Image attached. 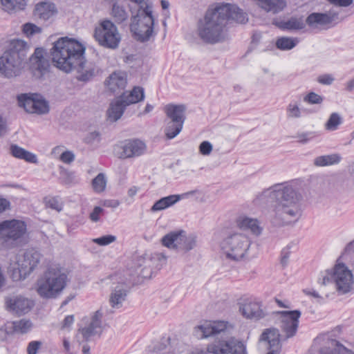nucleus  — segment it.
Instances as JSON below:
<instances>
[{"mask_svg": "<svg viewBox=\"0 0 354 354\" xmlns=\"http://www.w3.org/2000/svg\"><path fill=\"white\" fill-rule=\"evenodd\" d=\"M85 47L68 37H60L53 44L50 57L54 66H84Z\"/></svg>", "mask_w": 354, "mask_h": 354, "instance_id": "4", "label": "nucleus"}, {"mask_svg": "<svg viewBox=\"0 0 354 354\" xmlns=\"http://www.w3.org/2000/svg\"><path fill=\"white\" fill-rule=\"evenodd\" d=\"M41 345V342L39 341H32L29 342L27 347L28 354H36Z\"/></svg>", "mask_w": 354, "mask_h": 354, "instance_id": "56", "label": "nucleus"}, {"mask_svg": "<svg viewBox=\"0 0 354 354\" xmlns=\"http://www.w3.org/2000/svg\"><path fill=\"white\" fill-rule=\"evenodd\" d=\"M94 37L100 45L111 49L118 48L121 40L117 27L109 20L103 21L95 28Z\"/></svg>", "mask_w": 354, "mask_h": 354, "instance_id": "11", "label": "nucleus"}, {"mask_svg": "<svg viewBox=\"0 0 354 354\" xmlns=\"http://www.w3.org/2000/svg\"><path fill=\"white\" fill-rule=\"evenodd\" d=\"M180 200V195H169L160 199L158 200L154 203V204L151 207L150 211L151 212H156L158 211L164 210L174 204H176L178 201Z\"/></svg>", "mask_w": 354, "mask_h": 354, "instance_id": "30", "label": "nucleus"}, {"mask_svg": "<svg viewBox=\"0 0 354 354\" xmlns=\"http://www.w3.org/2000/svg\"><path fill=\"white\" fill-rule=\"evenodd\" d=\"M10 153L15 158L24 160L30 163H36L37 158L35 154L26 150L25 149L12 144L10 147Z\"/></svg>", "mask_w": 354, "mask_h": 354, "instance_id": "31", "label": "nucleus"}, {"mask_svg": "<svg viewBox=\"0 0 354 354\" xmlns=\"http://www.w3.org/2000/svg\"><path fill=\"white\" fill-rule=\"evenodd\" d=\"M112 15L118 23H122L128 18V14L124 9L116 3L113 6Z\"/></svg>", "mask_w": 354, "mask_h": 354, "instance_id": "40", "label": "nucleus"}, {"mask_svg": "<svg viewBox=\"0 0 354 354\" xmlns=\"http://www.w3.org/2000/svg\"><path fill=\"white\" fill-rule=\"evenodd\" d=\"M120 96L125 102L126 105L129 106L144 100L145 89L139 86H134L129 94L123 92Z\"/></svg>", "mask_w": 354, "mask_h": 354, "instance_id": "28", "label": "nucleus"}, {"mask_svg": "<svg viewBox=\"0 0 354 354\" xmlns=\"http://www.w3.org/2000/svg\"><path fill=\"white\" fill-rule=\"evenodd\" d=\"M277 26L282 30H298L305 27V23L301 17H291L287 21L279 22Z\"/></svg>", "mask_w": 354, "mask_h": 354, "instance_id": "34", "label": "nucleus"}, {"mask_svg": "<svg viewBox=\"0 0 354 354\" xmlns=\"http://www.w3.org/2000/svg\"><path fill=\"white\" fill-rule=\"evenodd\" d=\"M60 70L64 71L66 73H71L73 69L77 68L76 78L77 80L81 82H87L94 76V68H91L87 69L86 68H59Z\"/></svg>", "mask_w": 354, "mask_h": 354, "instance_id": "35", "label": "nucleus"}, {"mask_svg": "<svg viewBox=\"0 0 354 354\" xmlns=\"http://www.w3.org/2000/svg\"><path fill=\"white\" fill-rule=\"evenodd\" d=\"M281 315V329L285 333L286 339L294 337L297 331L301 313L299 310L278 311Z\"/></svg>", "mask_w": 354, "mask_h": 354, "instance_id": "15", "label": "nucleus"}, {"mask_svg": "<svg viewBox=\"0 0 354 354\" xmlns=\"http://www.w3.org/2000/svg\"><path fill=\"white\" fill-rule=\"evenodd\" d=\"M230 21L244 24L248 21V14L234 4H218L208 8L198 21V35L208 44L223 42L228 38L227 26Z\"/></svg>", "mask_w": 354, "mask_h": 354, "instance_id": "1", "label": "nucleus"}, {"mask_svg": "<svg viewBox=\"0 0 354 354\" xmlns=\"http://www.w3.org/2000/svg\"><path fill=\"white\" fill-rule=\"evenodd\" d=\"M34 306V302L21 295L8 296L5 298V308L10 313L19 316L28 313Z\"/></svg>", "mask_w": 354, "mask_h": 354, "instance_id": "16", "label": "nucleus"}, {"mask_svg": "<svg viewBox=\"0 0 354 354\" xmlns=\"http://www.w3.org/2000/svg\"><path fill=\"white\" fill-rule=\"evenodd\" d=\"M262 10L267 12L277 14L281 12L286 6L284 0H253Z\"/></svg>", "mask_w": 354, "mask_h": 354, "instance_id": "23", "label": "nucleus"}, {"mask_svg": "<svg viewBox=\"0 0 354 354\" xmlns=\"http://www.w3.org/2000/svg\"><path fill=\"white\" fill-rule=\"evenodd\" d=\"M338 19V14L333 11L325 13L313 12L308 16L306 23L313 28L324 29L336 24Z\"/></svg>", "mask_w": 354, "mask_h": 354, "instance_id": "18", "label": "nucleus"}, {"mask_svg": "<svg viewBox=\"0 0 354 354\" xmlns=\"http://www.w3.org/2000/svg\"><path fill=\"white\" fill-rule=\"evenodd\" d=\"M287 117L289 118H299L301 116V111L297 102H290L286 109Z\"/></svg>", "mask_w": 354, "mask_h": 354, "instance_id": "44", "label": "nucleus"}, {"mask_svg": "<svg viewBox=\"0 0 354 354\" xmlns=\"http://www.w3.org/2000/svg\"><path fill=\"white\" fill-rule=\"evenodd\" d=\"M237 225L242 230H248L255 235L261 233L262 228L259 226L257 219L248 216H239L236 220Z\"/></svg>", "mask_w": 354, "mask_h": 354, "instance_id": "26", "label": "nucleus"}, {"mask_svg": "<svg viewBox=\"0 0 354 354\" xmlns=\"http://www.w3.org/2000/svg\"><path fill=\"white\" fill-rule=\"evenodd\" d=\"M260 340L268 344V348H280V334L277 328L266 329L261 335Z\"/></svg>", "mask_w": 354, "mask_h": 354, "instance_id": "27", "label": "nucleus"}, {"mask_svg": "<svg viewBox=\"0 0 354 354\" xmlns=\"http://www.w3.org/2000/svg\"><path fill=\"white\" fill-rule=\"evenodd\" d=\"M261 200L277 203L274 209L272 223L283 226L296 222L301 216L298 202L300 195L290 184L278 183L265 189L260 194Z\"/></svg>", "mask_w": 354, "mask_h": 354, "instance_id": "2", "label": "nucleus"}, {"mask_svg": "<svg viewBox=\"0 0 354 354\" xmlns=\"http://www.w3.org/2000/svg\"><path fill=\"white\" fill-rule=\"evenodd\" d=\"M196 244V238L194 235L185 236L180 250L187 252L192 250Z\"/></svg>", "mask_w": 354, "mask_h": 354, "instance_id": "46", "label": "nucleus"}, {"mask_svg": "<svg viewBox=\"0 0 354 354\" xmlns=\"http://www.w3.org/2000/svg\"><path fill=\"white\" fill-rule=\"evenodd\" d=\"M32 323L29 320L20 319L12 322V326L15 332L26 333L30 328Z\"/></svg>", "mask_w": 354, "mask_h": 354, "instance_id": "42", "label": "nucleus"}, {"mask_svg": "<svg viewBox=\"0 0 354 354\" xmlns=\"http://www.w3.org/2000/svg\"><path fill=\"white\" fill-rule=\"evenodd\" d=\"M22 30L27 37H31L35 34L41 32V28L40 27L31 23H26L23 25Z\"/></svg>", "mask_w": 354, "mask_h": 354, "instance_id": "47", "label": "nucleus"}, {"mask_svg": "<svg viewBox=\"0 0 354 354\" xmlns=\"http://www.w3.org/2000/svg\"><path fill=\"white\" fill-rule=\"evenodd\" d=\"M106 185V179L103 173L98 174L92 180V187L95 192H102L104 191Z\"/></svg>", "mask_w": 354, "mask_h": 354, "instance_id": "39", "label": "nucleus"}, {"mask_svg": "<svg viewBox=\"0 0 354 354\" xmlns=\"http://www.w3.org/2000/svg\"><path fill=\"white\" fill-rule=\"evenodd\" d=\"M209 351L214 354H248L244 343L235 337L221 338L209 346Z\"/></svg>", "mask_w": 354, "mask_h": 354, "instance_id": "13", "label": "nucleus"}, {"mask_svg": "<svg viewBox=\"0 0 354 354\" xmlns=\"http://www.w3.org/2000/svg\"><path fill=\"white\" fill-rule=\"evenodd\" d=\"M298 42L297 38L281 37L277 39L275 44L277 48L281 50H289L295 47Z\"/></svg>", "mask_w": 354, "mask_h": 354, "instance_id": "37", "label": "nucleus"}, {"mask_svg": "<svg viewBox=\"0 0 354 354\" xmlns=\"http://www.w3.org/2000/svg\"><path fill=\"white\" fill-rule=\"evenodd\" d=\"M100 133L96 131L91 132L86 138V140L87 142H93L95 141H100Z\"/></svg>", "mask_w": 354, "mask_h": 354, "instance_id": "60", "label": "nucleus"}, {"mask_svg": "<svg viewBox=\"0 0 354 354\" xmlns=\"http://www.w3.org/2000/svg\"><path fill=\"white\" fill-rule=\"evenodd\" d=\"M127 297L126 286L121 283L119 286L114 288L110 297V303L112 307L119 308Z\"/></svg>", "mask_w": 354, "mask_h": 354, "instance_id": "32", "label": "nucleus"}, {"mask_svg": "<svg viewBox=\"0 0 354 354\" xmlns=\"http://www.w3.org/2000/svg\"><path fill=\"white\" fill-rule=\"evenodd\" d=\"M102 313L97 310L95 313V315L93 316L91 323L89 324V326L92 327L95 330L97 328H100L101 327V318H102Z\"/></svg>", "mask_w": 354, "mask_h": 354, "instance_id": "53", "label": "nucleus"}, {"mask_svg": "<svg viewBox=\"0 0 354 354\" xmlns=\"http://www.w3.org/2000/svg\"><path fill=\"white\" fill-rule=\"evenodd\" d=\"M27 71L35 80L45 79L50 73V68H27Z\"/></svg>", "mask_w": 354, "mask_h": 354, "instance_id": "41", "label": "nucleus"}, {"mask_svg": "<svg viewBox=\"0 0 354 354\" xmlns=\"http://www.w3.org/2000/svg\"><path fill=\"white\" fill-rule=\"evenodd\" d=\"M185 111L186 106L184 104H169L165 107L166 119L172 120L174 122L177 120L185 122L186 120Z\"/></svg>", "mask_w": 354, "mask_h": 354, "instance_id": "22", "label": "nucleus"}, {"mask_svg": "<svg viewBox=\"0 0 354 354\" xmlns=\"http://www.w3.org/2000/svg\"><path fill=\"white\" fill-rule=\"evenodd\" d=\"M340 123H341V118L339 115V114L337 113H333L330 115V117L326 124V127L328 130L333 131V130L337 129L338 125Z\"/></svg>", "mask_w": 354, "mask_h": 354, "instance_id": "45", "label": "nucleus"}, {"mask_svg": "<svg viewBox=\"0 0 354 354\" xmlns=\"http://www.w3.org/2000/svg\"><path fill=\"white\" fill-rule=\"evenodd\" d=\"M46 205L52 209H55L57 212H60L63 209L62 204L59 202V200L57 197H53L50 198H46Z\"/></svg>", "mask_w": 354, "mask_h": 354, "instance_id": "50", "label": "nucleus"}, {"mask_svg": "<svg viewBox=\"0 0 354 354\" xmlns=\"http://www.w3.org/2000/svg\"><path fill=\"white\" fill-rule=\"evenodd\" d=\"M105 86L113 94H119L127 84V73L122 71L112 73L104 82Z\"/></svg>", "mask_w": 354, "mask_h": 354, "instance_id": "19", "label": "nucleus"}, {"mask_svg": "<svg viewBox=\"0 0 354 354\" xmlns=\"http://www.w3.org/2000/svg\"><path fill=\"white\" fill-rule=\"evenodd\" d=\"M185 236L183 230L171 232L162 238V244L168 248L180 250Z\"/></svg>", "mask_w": 354, "mask_h": 354, "instance_id": "21", "label": "nucleus"}, {"mask_svg": "<svg viewBox=\"0 0 354 354\" xmlns=\"http://www.w3.org/2000/svg\"><path fill=\"white\" fill-rule=\"evenodd\" d=\"M103 212V209L99 206L94 207L91 213L90 214V219L93 222H97L100 220V216Z\"/></svg>", "mask_w": 354, "mask_h": 354, "instance_id": "58", "label": "nucleus"}, {"mask_svg": "<svg viewBox=\"0 0 354 354\" xmlns=\"http://www.w3.org/2000/svg\"><path fill=\"white\" fill-rule=\"evenodd\" d=\"M317 81L322 84L330 85L333 82L334 78L331 75L324 74L319 76Z\"/></svg>", "mask_w": 354, "mask_h": 354, "instance_id": "59", "label": "nucleus"}, {"mask_svg": "<svg viewBox=\"0 0 354 354\" xmlns=\"http://www.w3.org/2000/svg\"><path fill=\"white\" fill-rule=\"evenodd\" d=\"M329 1H330V2H331L332 3H333L335 5L343 6V7H346V6H350L353 1V0H329Z\"/></svg>", "mask_w": 354, "mask_h": 354, "instance_id": "61", "label": "nucleus"}, {"mask_svg": "<svg viewBox=\"0 0 354 354\" xmlns=\"http://www.w3.org/2000/svg\"><path fill=\"white\" fill-rule=\"evenodd\" d=\"M330 281L335 282L339 293L346 294L351 289L353 283V274L344 263H338L333 272H327V274L323 278L322 284L326 285Z\"/></svg>", "mask_w": 354, "mask_h": 354, "instance_id": "9", "label": "nucleus"}, {"mask_svg": "<svg viewBox=\"0 0 354 354\" xmlns=\"http://www.w3.org/2000/svg\"><path fill=\"white\" fill-rule=\"evenodd\" d=\"M74 322L73 315H67L63 321V327H69Z\"/></svg>", "mask_w": 354, "mask_h": 354, "instance_id": "64", "label": "nucleus"}, {"mask_svg": "<svg viewBox=\"0 0 354 354\" xmlns=\"http://www.w3.org/2000/svg\"><path fill=\"white\" fill-rule=\"evenodd\" d=\"M227 322L224 321H206L194 329L195 335L200 339L216 337L225 333Z\"/></svg>", "mask_w": 354, "mask_h": 354, "instance_id": "17", "label": "nucleus"}, {"mask_svg": "<svg viewBox=\"0 0 354 354\" xmlns=\"http://www.w3.org/2000/svg\"><path fill=\"white\" fill-rule=\"evenodd\" d=\"M75 159V156L73 152L70 151H64L60 156V160L66 164H70Z\"/></svg>", "mask_w": 354, "mask_h": 354, "instance_id": "57", "label": "nucleus"}, {"mask_svg": "<svg viewBox=\"0 0 354 354\" xmlns=\"http://www.w3.org/2000/svg\"><path fill=\"white\" fill-rule=\"evenodd\" d=\"M116 240V236L111 234L104 235L93 239V242L99 245H108Z\"/></svg>", "mask_w": 354, "mask_h": 354, "instance_id": "49", "label": "nucleus"}, {"mask_svg": "<svg viewBox=\"0 0 354 354\" xmlns=\"http://www.w3.org/2000/svg\"><path fill=\"white\" fill-rule=\"evenodd\" d=\"M324 98L315 92H310L304 97V101L310 104H320Z\"/></svg>", "mask_w": 354, "mask_h": 354, "instance_id": "48", "label": "nucleus"}, {"mask_svg": "<svg viewBox=\"0 0 354 354\" xmlns=\"http://www.w3.org/2000/svg\"><path fill=\"white\" fill-rule=\"evenodd\" d=\"M147 149L145 143L139 139L123 140L114 147L115 156L120 159H127L140 156Z\"/></svg>", "mask_w": 354, "mask_h": 354, "instance_id": "14", "label": "nucleus"}, {"mask_svg": "<svg viewBox=\"0 0 354 354\" xmlns=\"http://www.w3.org/2000/svg\"><path fill=\"white\" fill-rule=\"evenodd\" d=\"M19 106L29 113L44 115L49 112L48 102L37 93H21L17 95Z\"/></svg>", "mask_w": 354, "mask_h": 354, "instance_id": "12", "label": "nucleus"}, {"mask_svg": "<svg viewBox=\"0 0 354 354\" xmlns=\"http://www.w3.org/2000/svg\"><path fill=\"white\" fill-rule=\"evenodd\" d=\"M43 255L35 248L26 249L22 257L17 260V268L12 272L14 280L26 279L40 263Z\"/></svg>", "mask_w": 354, "mask_h": 354, "instance_id": "7", "label": "nucleus"}, {"mask_svg": "<svg viewBox=\"0 0 354 354\" xmlns=\"http://www.w3.org/2000/svg\"><path fill=\"white\" fill-rule=\"evenodd\" d=\"M68 275L59 266H50L38 280L37 292L44 299L57 298L66 288Z\"/></svg>", "mask_w": 354, "mask_h": 354, "instance_id": "5", "label": "nucleus"}, {"mask_svg": "<svg viewBox=\"0 0 354 354\" xmlns=\"http://www.w3.org/2000/svg\"><path fill=\"white\" fill-rule=\"evenodd\" d=\"M239 310L243 316L248 319L259 320L266 316L261 302L256 300H245L243 304H241Z\"/></svg>", "mask_w": 354, "mask_h": 354, "instance_id": "20", "label": "nucleus"}, {"mask_svg": "<svg viewBox=\"0 0 354 354\" xmlns=\"http://www.w3.org/2000/svg\"><path fill=\"white\" fill-rule=\"evenodd\" d=\"M25 222L12 219L0 223V239L12 246H18L26 232Z\"/></svg>", "mask_w": 354, "mask_h": 354, "instance_id": "10", "label": "nucleus"}, {"mask_svg": "<svg viewBox=\"0 0 354 354\" xmlns=\"http://www.w3.org/2000/svg\"><path fill=\"white\" fill-rule=\"evenodd\" d=\"M328 344L320 349V354H354L335 339L329 340Z\"/></svg>", "mask_w": 354, "mask_h": 354, "instance_id": "29", "label": "nucleus"}, {"mask_svg": "<svg viewBox=\"0 0 354 354\" xmlns=\"http://www.w3.org/2000/svg\"><path fill=\"white\" fill-rule=\"evenodd\" d=\"M341 157L338 154H330L317 156L314 160V165L317 167H326L338 163Z\"/></svg>", "mask_w": 354, "mask_h": 354, "instance_id": "36", "label": "nucleus"}, {"mask_svg": "<svg viewBox=\"0 0 354 354\" xmlns=\"http://www.w3.org/2000/svg\"><path fill=\"white\" fill-rule=\"evenodd\" d=\"M6 49L0 57V66H45L48 64L47 53L44 48L37 47L28 58L30 45L21 39H11L7 41Z\"/></svg>", "mask_w": 354, "mask_h": 354, "instance_id": "3", "label": "nucleus"}, {"mask_svg": "<svg viewBox=\"0 0 354 354\" xmlns=\"http://www.w3.org/2000/svg\"><path fill=\"white\" fill-rule=\"evenodd\" d=\"M125 102L119 96L114 102H112L107 111L109 119L112 122L118 120L124 113L127 106Z\"/></svg>", "mask_w": 354, "mask_h": 354, "instance_id": "24", "label": "nucleus"}, {"mask_svg": "<svg viewBox=\"0 0 354 354\" xmlns=\"http://www.w3.org/2000/svg\"><path fill=\"white\" fill-rule=\"evenodd\" d=\"M250 244V241L246 236L234 233L224 239L221 243V247L227 258L238 261L244 257Z\"/></svg>", "mask_w": 354, "mask_h": 354, "instance_id": "8", "label": "nucleus"}, {"mask_svg": "<svg viewBox=\"0 0 354 354\" xmlns=\"http://www.w3.org/2000/svg\"><path fill=\"white\" fill-rule=\"evenodd\" d=\"M120 205V202L118 200H106L104 202V205L109 207L115 208Z\"/></svg>", "mask_w": 354, "mask_h": 354, "instance_id": "62", "label": "nucleus"}, {"mask_svg": "<svg viewBox=\"0 0 354 354\" xmlns=\"http://www.w3.org/2000/svg\"><path fill=\"white\" fill-rule=\"evenodd\" d=\"M315 137V133L313 131H307L298 133L295 136V138L298 139V142L306 144L310 140Z\"/></svg>", "mask_w": 354, "mask_h": 354, "instance_id": "51", "label": "nucleus"}, {"mask_svg": "<svg viewBox=\"0 0 354 354\" xmlns=\"http://www.w3.org/2000/svg\"><path fill=\"white\" fill-rule=\"evenodd\" d=\"M153 24L151 8L146 6L133 17L130 29L136 39L144 42L153 35Z\"/></svg>", "mask_w": 354, "mask_h": 354, "instance_id": "6", "label": "nucleus"}, {"mask_svg": "<svg viewBox=\"0 0 354 354\" xmlns=\"http://www.w3.org/2000/svg\"><path fill=\"white\" fill-rule=\"evenodd\" d=\"M24 68H0V76L12 78L19 76Z\"/></svg>", "mask_w": 354, "mask_h": 354, "instance_id": "43", "label": "nucleus"}, {"mask_svg": "<svg viewBox=\"0 0 354 354\" xmlns=\"http://www.w3.org/2000/svg\"><path fill=\"white\" fill-rule=\"evenodd\" d=\"M79 332L81 333L83 340L85 342L89 341L90 337L97 333V331L89 325L87 327L80 329Z\"/></svg>", "mask_w": 354, "mask_h": 354, "instance_id": "52", "label": "nucleus"}, {"mask_svg": "<svg viewBox=\"0 0 354 354\" xmlns=\"http://www.w3.org/2000/svg\"><path fill=\"white\" fill-rule=\"evenodd\" d=\"M212 151V145L209 141H203L199 145V151L203 156H208Z\"/></svg>", "mask_w": 354, "mask_h": 354, "instance_id": "54", "label": "nucleus"}, {"mask_svg": "<svg viewBox=\"0 0 354 354\" xmlns=\"http://www.w3.org/2000/svg\"><path fill=\"white\" fill-rule=\"evenodd\" d=\"M10 202L5 199L0 198V212H2L9 208Z\"/></svg>", "mask_w": 354, "mask_h": 354, "instance_id": "63", "label": "nucleus"}, {"mask_svg": "<svg viewBox=\"0 0 354 354\" xmlns=\"http://www.w3.org/2000/svg\"><path fill=\"white\" fill-rule=\"evenodd\" d=\"M165 127V133L167 139H173L176 137L182 131L184 122L177 121L174 122L172 120L166 119Z\"/></svg>", "mask_w": 354, "mask_h": 354, "instance_id": "33", "label": "nucleus"}, {"mask_svg": "<svg viewBox=\"0 0 354 354\" xmlns=\"http://www.w3.org/2000/svg\"><path fill=\"white\" fill-rule=\"evenodd\" d=\"M57 13L55 4L42 2L36 6L34 15L39 19L46 21L53 17Z\"/></svg>", "mask_w": 354, "mask_h": 354, "instance_id": "25", "label": "nucleus"}, {"mask_svg": "<svg viewBox=\"0 0 354 354\" xmlns=\"http://www.w3.org/2000/svg\"><path fill=\"white\" fill-rule=\"evenodd\" d=\"M3 10L11 12L23 10L26 6L25 0H0Z\"/></svg>", "mask_w": 354, "mask_h": 354, "instance_id": "38", "label": "nucleus"}, {"mask_svg": "<svg viewBox=\"0 0 354 354\" xmlns=\"http://www.w3.org/2000/svg\"><path fill=\"white\" fill-rule=\"evenodd\" d=\"M290 254V247L286 246L281 250V264L282 265L283 267H286L288 265Z\"/></svg>", "mask_w": 354, "mask_h": 354, "instance_id": "55", "label": "nucleus"}]
</instances>
